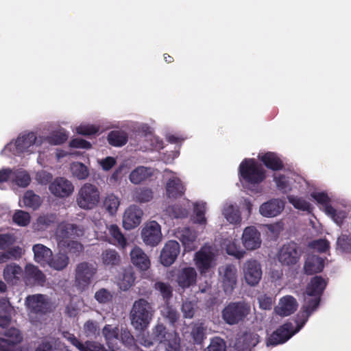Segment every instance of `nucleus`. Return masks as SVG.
Wrapping results in <instances>:
<instances>
[{
    "label": "nucleus",
    "mask_w": 351,
    "mask_h": 351,
    "mask_svg": "<svg viewBox=\"0 0 351 351\" xmlns=\"http://www.w3.org/2000/svg\"><path fill=\"white\" fill-rule=\"evenodd\" d=\"M97 273V266L95 263L83 261L78 263L75 269V285L82 291L86 289L92 283Z\"/></svg>",
    "instance_id": "obj_4"
},
{
    "label": "nucleus",
    "mask_w": 351,
    "mask_h": 351,
    "mask_svg": "<svg viewBox=\"0 0 351 351\" xmlns=\"http://www.w3.org/2000/svg\"><path fill=\"white\" fill-rule=\"evenodd\" d=\"M36 141V136L32 132L19 136L15 141L16 153L20 154L29 152V148L35 143Z\"/></svg>",
    "instance_id": "obj_28"
},
{
    "label": "nucleus",
    "mask_w": 351,
    "mask_h": 351,
    "mask_svg": "<svg viewBox=\"0 0 351 351\" xmlns=\"http://www.w3.org/2000/svg\"><path fill=\"white\" fill-rule=\"evenodd\" d=\"M223 214L230 223L237 224L241 221L240 211L232 205L228 206L223 209Z\"/></svg>",
    "instance_id": "obj_43"
},
{
    "label": "nucleus",
    "mask_w": 351,
    "mask_h": 351,
    "mask_svg": "<svg viewBox=\"0 0 351 351\" xmlns=\"http://www.w3.org/2000/svg\"><path fill=\"white\" fill-rule=\"evenodd\" d=\"M143 210L137 206L132 205L127 208L123 217V226L126 230L137 227L141 222Z\"/></svg>",
    "instance_id": "obj_16"
},
{
    "label": "nucleus",
    "mask_w": 351,
    "mask_h": 351,
    "mask_svg": "<svg viewBox=\"0 0 351 351\" xmlns=\"http://www.w3.org/2000/svg\"><path fill=\"white\" fill-rule=\"evenodd\" d=\"M100 193L97 187L86 183L79 190L76 202L80 208L85 210L93 208L99 202Z\"/></svg>",
    "instance_id": "obj_6"
},
{
    "label": "nucleus",
    "mask_w": 351,
    "mask_h": 351,
    "mask_svg": "<svg viewBox=\"0 0 351 351\" xmlns=\"http://www.w3.org/2000/svg\"><path fill=\"white\" fill-rule=\"evenodd\" d=\"M284 208L285 204L282 200L271 199L261 205L259 212L263 217H274L280 214Z\"/></svg>",
    "instance_id": "obj_19"
},
{
    "label": "nucleus",
    "mask_w": 351,
    "mask_h": 351,
    "mask_svg": "<svg viewBox=\"0 0 351 351\" xmlns=\"http://www.w3.org/2000/svg\"><path fill=\"white\" fill-rule=\"evenodd\" d=\"M243 275L246 283L250 286L256 285L261 279V264L254 259L247 261L243 265Z\"/></svg>",
    "instance_id": "obj_11"
},
{
    "label": "nucleus",
    "mask_w": 351,
    "mask_h": 351,
    "mask_svg": "<svg viewBox=\"0 0 351 351\" xmlns=\"http://www.w3.org/2000/svg\"><path fill=\"white\" fill-rule=\"evenodd\" d=\"M337 249L342 252L351 253V237L341 234L337 240Z\"/></svg>",
    "instance_id": "obj_51"
},
{
    "label": "nucleus",
    "mask_w": 351,
    "mask_h": 351,
    "mask_svg": "<svg viewBox=\"0 0 351 351\" xmlns=\"http://www.w3.org/2000/svg\"><path fill=\"white\" fill-rule=\"evenodd\" d=\"M215 254L210 247L203 246L195 252L194 261L199 273L205 274L213 267Z\"/></svg>",
    "instance_id": "obj_10"
},
{
    "label": "nucleus",
    "mask_w": 351,
    "mask_h": 351,
    "mask_svg": "<svg viewBox=\"0 0 351 351\" xmlns=\"http://www.w3.org/2000/svg\"><path fill=\"white\" fill-rule=\"evenodd\" d=\"M324 267V260L322 257L308 254L304 264V272L306 275H313L320 273Z\"/></svg>",
    "instance_id": "obj_23"
},
{
    "label": "nucleus",
    "mask_w": 351,
    "mask_h": 351,
    "mask_svg": "<svg viewBox=\"0 0 351 351\" xmlns=\"http://www.w3.org/2000/svg\"><path fill=\"white\" fill-rule=\"evenodd\" d=\"M280 306L276 310L278 314L281 316H289L293 314L298 308V302L293 296L283 297L280 302Z\"/></svg>",
    "instance_id": "obj_27"
},
{
    "label": "nucleus",
    "mask_w": 351,
    "mask_h": 351,
    "mask_svg": "<svg viewBox=\"0 0 351 351\" xmlns=\"http://www.w3.org/2000/svg\"><path fill=\"white\" fill-rule=\"evenodd\" d=\"M77 133L84 136L95 134L99 131V128L93 125H80L76 128Z\"/></svg>",
    "instance_id": "obj_60"
},
{
    "label": "nucleus",
    "mask_w": 351,
    "mask_h": 351,
    "mask_svg": "<svg viewBox=\"0 0 351 351\" xmlns=\"http://www.w3.org/2000/svg\"><path fill=\"white\" fill-rule=\"evenodd\" d=\"M154 288L161 294L164 300L168 302L173 295V288L168 282H156L154 284Z\"/></svg>",
    "instance_id": "obj_44"
},
{
    "label": "nucleus",
    "mask_w": 351,
    "mask_h": 351,
    "mask_svg": "<svg viewBox=\"0 0 351 351\" xmlns=\"http://www.w3.org/2000/svg\"><path fill=\"white\" fill-rule=\"evenodd\" d=\"M226 252L228 254L233 256L238 259H241L244 256L245 251L240 250L234 243H230L226 247Z\"/></svg>",
    "instance_id": "obj_64"
},
{
    "label": "nucleus",
    "mask_w": 351,
    "mask_h": 351,
    "mask_svg": "<svg viewBox=\"0 0 351 351\" xmlns=\"http://www.w3.org/2000/svg\"><path fill=\"white\" fill-rule=\"evenodd\" d=\"M83 234V228H81L76 224L71 223L60 225L56 231L57 237L62 241L70 238L72 235L80 237Z\"/></svg>",
    "instance_id": "obj_24"
},
{
    "label": "nucleus",
    "mask_w": 351,
    "mask_h": 351,
    "mask_svg": "<svg viewBox=\"0 0 351 351\" xmlns=\"http://www.w3.org/2000/svg\"><path fill=\"white\" fill-rule=\"evenodd\" d=\"M132 197L136 202L146 203L153 199L154 192L148 187H138L133 191Z\"/></svg>",
    "instance_id": "obj_38"
},
{
    "label": "nucleus",
    "mask_w": 351,
    "mask_h": 351,
    "mask_svg": "<svg viewBox=\"0 0 351 351\" xmlns=\"http://www.w3.org/2000/svg\"><path fill=\"white\" fill-rule=\"evenodd\" d=\"M250 311V306L245 302H232L222 310L221 317L226 324L235 325L243 322Z\"/></svg>",
    "instance_id": "obj_5"
},
{
    "label": "nucleus",
    "mask_w": 351,
    "mask_h": 351,
    "mask_svg": "<svg viewBox=\"0 0 351 351\" xmlns=\"http://www.w3.org/2000/svg\"><path fill=\"white\" fill-rule=\"evenodd\" d=\"M162 315L171 324L176 323L180 317L178 312L169 304L164 307Z\"/></svg>",
    "instance_id": "obj_56"
},
{
    "label": "nucleus",
    "mask_w": 351,
    "mask_h": 351,
    "mask_svg": "<svg viewBox=\"0 0 351 351\" xmlns=\"http://www.w3.org/2000/svg\"><path fill=\"white\" fill-rule=\"evenodd\" d=\"M258 335L252 332H245L239 337L236 342V347L243 350L254 347L258 342Z\"/></svg>",
    "instance_id": "obj_30"
},
{
    "label": "nucleus",
    "mask_w": 351,
    "mask_h": 351,
    "mask_svg": "<svg viewBox=\"0 0 351 351\" xmlns=\"http://www.w3.org/2000/svg\"><path fill=\"white\" fill-rule=\"evenodd\" d=\"M30 215L24 210H16L12 217L14 223L20 226H27L30 222Z\"/></svg>",
    "instance_id": "obj_49"
},
{
    "label": "nucleus",
    "mask_w": 351,
    "mask_h": 351,
    "mask_svg": "<svg viewBox=\"0 0 351 351\" xmlns=\"http://www.w3.org/2000/svg\"><path fill=\"white\" fill-rule=\"evenodd\" d=\"M141 235L143 241L146 245H157L162 239L160 225L155 221H150L142 230Z\"/></svg>",
    "instance_id": "obj_13"
},
{
    "label": "nucleus",
    "mask_w": 351,
    "mask_h": 351,
    "mask_svg": "<svg viewBox=\"0 0 351 351\" xmlns=\"http://www.w3.org/2000/svg\"><path fill=\"white\" fill-rule=\"evenodd\" d=\"M12 182L20 187H27L30 182L31 178L29 173L25 171H18L15 173Z\"/></svg>",
    "instance_id": "obj_48"
},
{
    "label": "nucleus",
    "mask_w": 351,
    "mask_h": 351,
    "mask_svg": "<svg viewBox=\"0 0 351 351\" xmlns=\"http://www.w3.org/2000/svg\"><path fill=\"white\" fill-rule=\"evenodd\" d=\"M167 197L169 199H177L182 197L186 191L180 178L178 177L170 178L165 185Z\"/></svg>",
    "instance_id": "obj_21"
},
{
    "label": "nucleus",
    "mask_w": 351,
    "mask_h": 351,
    "mask_svg": "<svg viewBox=\"0 0 351 351\" xmlns=\"http://www.w3.org/2000/svg\"><path fill=\"white\" fill-rule=\"evenodd\" d=\"M25 282L27 285L44 286L46 276L38 267L28 264L25 268Z\"/></svg>",
    "instance_id": "obj_17"
},
{
    "label": "nucleus",
    "mask_w": 351,
    "mask_h": 351,
    "mask_svg": "<svg viewBox=\"0 0 351 351\" xmlns=\"http://www.w3.org/2000/svg\"><path fill=\"white\" fill-rule=\"evenodd\" d=\"M22 274V268L16 263L7 265L3 269V278L8 283L13 282L14 280H19Z\"/></svg>",
    "instance_id": "obj_36"
},
{
    "label": "nucleus",
    "mask_w": 351,
    "mask_h": 351,
    "mask_svg": "<svg viewBox=\"0 0 351 351\" xmlns=\"http://www.w3.org/2000/svg\"><path fill=\"white\" fill-rule=\"evenodd\" d=\"M109 233L112 237L117 241V245L122 248H125L128 244L127 240L120 230L117 225L112 224L109 228Z\"/></svg>",
    "instance_id": "obj_46"
},
{
    "label": "nucleus",
    "mask_w": 351,
    "mask_h": 351,
    "mask_svg": "<svg viewBox=\"0 0 351 351\" xmlns=\"http://www.w3.org/2000/svg\"><path fill=\"white\" fill-rule=\"evenodd\" d=\"M84 330L87 337H95L99 333L97 323L93 320H88L84 325Z\"/></svg>",
    "instance_id": "obj_57"
},
{
    "label": "nucleus",
    "mask_w": 351,
    "mask_h": 351,
    "mask_svg": "<svg viewBox=\"0 0 351 351\" xmlns=\"http://www.w3.org/2000/svg\"><path fill=\"white\" fill-rule=\"evenodd\" d=\"M72 171L73 176L79 180L86 179L89 175L88 168L81 162L74 164L72 167Z\"/></svg>",
    "instance_id": "obj_55"
},
{
    "label": "nucleus",
    "mask_w": 351,
    "mask_h": 351,
    "mask_svg": "<svg viewBox=\"0 0 351 351\" xmlns=\"http://www.w3.org/2000/svg\"><path fill=\"white\" fill-rule=\"evenodd\" d=\"M128 136L126 132L121 130H112L107 136L108 143L114 147H121L128 142Z\"/></svg>",
    "instance_id": "obj_37"
},
{
    "label": "nucleus",
    "mask_w": 351,
    "mask_h": 351,
    "mask_svg": "<svg viewBox=\"0 0 351 351\" xmlns=\"http://www.w3.org/2000/svg\"><path fill=\"white\" fill-rule=\"evenodd\" d=\"M4 335L6 337V339H8L14 346L20 343L23 340V337L20 330L16 328L12 327L8 328L7 330H5Z\"/></svg>",
    "instance_id": "obj_53"
},
{
    "label": "nucleus",
    "mask_w": 351,
    "mask_h": 351,
    "mask_svg": "<svg viewBox=\"0 0 351 351\" xmlns=\"http://www.w3.org/2000/svg\"><path fill=\"white\" fill-rule=\"evenodd\" d=\"M278 260L284 266L295 265L301 257V250L299 245L290 241L284 244L278 252Z\"/></svg>",
    "instance_id": "obj_8"
},
{
    "label": "nucleus",
    "mask_w": 351,
    "mask_h": 351,
    "mask_svg": "<svg viewBox=\"0 0 351 351\" xmlns=\"http://www.w3.org/2000/svg\"><path fill=\"white\" fill-rule=\"evenodd\" d=\"M27 307L32 313L43 315L51 311V304L47 295L34 294L28 295L25 300Z\"/></svg>",
    "instance_id": "obj_9"
},
{
    "label": "nucleus",
    "mask_w": 351,
    "mask_h": 351,
    "mask_svg": "<svg viewBox=\"0 0 351 351\" xmlns=\"http://www.w3.org/2000/svg\"><path fill=\"white\" fill-rule=\"evenodd\" d=\"M58 222L57 215L47 213L40 215L34 223V228L37 231L46 230L49 227Z\"/></svg>",
    "instance_id": "obj_32"
},
{
    "label": "nucleus",
    "mask_w": 351,
    "mask_h": 351,
    "mask_svg": "<svg viewBox=\"0 0 351 351\" xmlns=\"http://www.w3.org/2000/svg\"><path fill=\"white\" fill-rule=\"evenodd\" d=\"M242 243L247 250L258 248L261 244L260 232L254 226L245 228L242 235Z\"/></svg>",
    "instance_id": "obj_18"
},
{
    "label": "nucleus",
    "mask_w": 351,
    "mask_h": 351,
    "mask_svg": "<svg viewBox=\"0 0 351 351\" xmlns=\"http://www.w3.org/2000/svg\"><path fill=\"white\" fill-rule=\"evenodd\" d=\"M169 332H167L166 327L162 324H158L153 329L154 339L162 343Z\"/></svg>",
    "instance_id": "obj_58"
},
{
    "label": "nucleus",
    "mask_w": 351,
    "mask_h": 351,
    "mask_svg": "<svg viewBox=\"0 0 351 351\" xmlns=\"http://www.w3.org/2000/svg\"><path fill=\"white\" fill-rule=\"evenodd\" d=\"M68 139V135L64 132L57 131L47 137V142L51 145H61Z\"/></svg>",
    "instance_id": "obj_54"
},
{
    "label": "nucleus",
    "mask_w": 351,
    "mask_h": 351,
    "mask_svg": "<svg viewBox=\"0 0 351 351\" xmlns=\"http://www.w3.org/2000/svg\"><path fill=\"white\" fill-rule=\"evenodd\" d=\"M226 343L220 337H215L212 339L210 345L207 348V351H225Z\"/></svg>",
    "instance_id": "obj_59"
},
{
    "label": "nucleus",
    "mask_w": 351,
    "mask_h": 351,
    "mask_svg": "<svg viewBox=\"0 0 351 351\" xmlns=\"http://www.w3.org/2000/svg\"><path fill=\"white\" fill-rule=\"evenodd\" d=\"M240 177L247 183L258 184L266 178V171L261 164L253 158H245L239 168Z\"/></svg>",
    "instance_id": "obj_3"
},
{
    "label": "nucleus",
    "mask_w": 351,
    "mask_h": 351,
    "mask_svg": "<svg viewBox=\"0 0 351 351\" xmlns=\"http://www.w3.org/2000/svg\"><path fill=\"white\" fill-rule=\"evenodd\" d=\"M119 204V197L114 194L107 195L103 202V207L112 215L117 213Z\"/></svg>",
    "instance_id": "obj_40"
},
{
    "label": "nucleus",
    "mask_w": 351,
    "mask_h": 351,
    "mask_svg": "<svg viewBox=\"0 0 351 351\" xmlns=\"http://www.w3.org/2000/svg\"><path fill=\"white\" fill-rule=\"evenodd\" d=\"M180 252V246L178 241L170 240L167 242L163 247L160 255V260L162 265L165 267L171 265L177 259Z\"/></svg>",
    "instance_id": "obj_14"
},
{
    "label": "nucleus",
    "mask_w": 351,
    "mask_h": 351,
    "mask_svg": "<svg viewBox=\"0 0 351 351\" xmlns=\"http://www.w3.org/2000/svg\"><path fill=\"white\" fill-rule=\"evenodd\" d=\"M102 264L108 268H113L120 265L121 257L114 249H106L101 254Z\"/></svg>",
    "instance_id": "obj_26"
},
{
    "label": "nucleus",
    "mask_w": 351,
    "mask_h": 351,
    "mask_svg": "<svg viewBox=\"0 0 351 351\" xmlns=\"http://www.w3.org/2000/svg\"><path fill=\"white\" fill-rule=\"evenodd\" d=\"M259 159L267 169L272 171H280L284 168L283 162L274 152H268L259 156Z\"/></svg>",
    "instance_id": "obj_25"
},
{
    "label": "nucleus",
    "mask_w": 351,
    "mask_h": 351,
    "mask_svg": "<svg viewBox=\"0 0 351 351\" xmlns=\"http://www.w3.org/2000/svg\"><path fill=\"white\" fill-rule=\"evenodd\" d=\"M154 310L152 304L144 298H140L133 303L130 319L132 326L136 330H145L149 324Z\"/></svg>",
    "instance_id": "obj_2"
},
{
    "label": "nucleus",
    "mask_w": 351,
    "mask_h": 351,
    "mask_svg": "<svg viewBox=\"0 0 351 351\" xmlns=\"http://www.w3.org/2000/svg\"><path fill=\"white\" fill-rule=\"evenodd\" d=\"M326 286L327 282L321 276H315L311 279L304 293V304L302 307L303 317L308 319L317 310Z\"/></svg>",
    "instance_id": "obj_1"
},
{
    "label": "nucleus",
    "mask_w": 351,
    "mask_h": 351,
    "mask_svg": "<svg viewBox=\"0 0 351 351\" xmlns=\"http://www.w3.org/2000/svg\"><path fill=\"white\" fill-rule=\"evenodd\" d=\"M293 326L287 322L276 329L269 337L267 345L277 346L288 341L293 335Z\"/></svg>",
    "instance_id": "obj_15"
},
{
    "label": "nucleus",
    "mask_w": 351,
    "mask_h": 351,
    "mask_svg": "<svg viewBox=\"0 0 351 351\" xmlns=\"http://www.w3.org/2000/svg\"><path fill=\"white\" fill-rule=\"evenodd\" d=\"M49 190L55 197L65 198L73 193L74 186L71 182L67 179L59 177L54 179L53 181L49 184Z\"/></svg>",
    "instance_id": "obj_12"
},
{
    "label": "nucleus",
    "mask_w": 351,
    "mask_h": 351,
    "mask_svg": "<svg viewBox=\"0 0 351 351\" xmlns=\"http://www.w3.org/2000/svg\"><path fill=\"white\" fill-rule=\"evenodd\" d=\"M102 333L106 339V342L109 343L110 341H112L119 339V330L117 326L107 324L104 327Z\"/></svg>",
    "instance_id": "obj_50"
},
{
    "label": "nucleus",
    "mask_w": 351,
    "mask_h": 351,
    "mask_svg": "<svg viewBox=\"0 0 351 351\" xmlns=\"http://www.w3.org/2000/svg\"><path fill=\"white\" fill-rule=\"evenodd\" d=\"M287 199L298 210L308 213H311L312 210L311 204L302 197L291 195L287 196Z\"/></svg>",
    "instance_id": "obj_42"
},
{
    "label": "nucleus",
    "mask_w": 351,
    "mask_h": 351,
    "mask_svg": "<svg viewBox=\"0 0 351 351\" xmlns=\"http://www.w3.org/2000/svg\"><path fill=\"white\" fill-rule=\"evenodd\" d=\"M69 263V256L64 253H58L51 256L48 265L57 271H62L65 269Z\"/></svg>",
    "instance_id": "obj_35"
},
{
    "label": "nucleus",
    "mask_w": 351,
    "mask_h": 351,
    "mask_svg": "<svg viewBox=\"0 0 351 351\" xmlns=\"http://www.w3.org/2000/svg\"><path fill=\"white\" fill-rule=\"evenodd\" d=\"M219 280L224 293L230 295L237 285V269L232 264L220 266L218 269Z\"/></svg>",
    "instance_id": "obj_7"
},
{
    "label": "nucleus",
    "mask_w": 351,
    "mask_h": 351,
    "mask_svg": "<svg viewBox=\"0 0 351 351\" xmlns=\"http://www.w3.org/2000/svg\"><path fill=\"white\" fill-rule=\"evenodd\" d=\"M177 283L182 289L189 288L197 281V272L193 267H186L181 269L177 275Z\"/></svg>",
    "instance_id": "obj_20"
},
{
    "label": "nucleus",
    "mask_w": 351,
    "mask_h": 351,
    "mask_svg": "<svg viewBox=\"0 0 351 351\" xmlns=\"http://www.w3.org/2000/svg\"><path fill=\"white\" fill-rule=\"evenodd\" d=\"M114 293L111 292L107 289L101 288L95 293V299L99 304H107L112 301Z\"/></svg>",
    "instance_id": "obj_47"
},
{
    "label": "nucleus",
    "mask_w": 351,
    "mask_h": 351,
    "mask_svg": "<svg viewBox=\"0 0 351 351\" xmlns=\"http://www.w3.org/2000/svg\"><path fill=\"white\" fill-rule=\"evenodd\" d=\"M132 263L141 271H147L151 262L148 256L138 246H135L130 253Z\"/></svg>",
    "instance_id": "obj_22"
},
{
    "label": "nucleus",
    "mask_w": 351,
    "mask_h": 351,
    "mask_svg": "<svg viewBox=\"0 0 351 351\" xmlns=\"http://www.w3.org/2000/svg\"><path fill=\"white\" fill-rule=\"evenodd\" d=\"M182 311L184 317L192 318L194 316L195 312L194 304L191 301H186L183 302L182 306Z\"/></svg>",
    "instance_id": "obj_63"
},
{
    "label": "nucleus",
    "mask_w": 351,
    "mask_h": 351,
    "mask_svg": "<svg viewBox=\"0 0 351 351\" xmlns=\"http://www.w3.org/2000/svg\"><path fill=\"white\" fill-rule=\"evenodd\" d=\"M206 203H195L194 204V213L195 215V223L199 224H205L206 219L205 217Z\"/></svg>",
    "instance_id": "obj_52"
},
{
    "label": "nucleus",
    "mask_w": 351,
    "mask_h": 351,
    "mask_svg": "<svg viewBox=\"0 0 351 351\" xmlns=\"http://www.w3.org/2000/svg\"><path fill=\"white\" fill-rule=\"evenodd\" d=\"M259 306L264 310H270L273 306V298L267 294L261 295L258 298Z\"/></svg>",
    "instance_id": "obj_61"
},
{
    "label": "nucleus",
    "mask_w": 351,
    "mask_h": 351,
    "mask_svg": "<svg viewBox=\"0 0 351 351\" xmlns=\"http://www.w3.org/2000/svg\"><path fill=\"white\" fill-rule=\"evenodd\" d=\"M150 168L139 166L131 171L129 175L130 181L134 184H139L152 176Z\"/></svg>",
    "instance_id": "obj_31"
},
{
    "label": "nucleus",
    "mask_w": 351,
    "mask_h": 351,
    "mask_svg": "<svg viewBox=\"0 0 351 351\" xmlns=\"http://www.w3.org/2000/svg\"><path fill=\"white\" fill-rule=\"evenodd\" d=\"M135 274L132 267H129L123 269L119 278L118 285L122 291H128L134 283Z\"/></svg>",
    "instance_id": "obj_34"
},
{
    "label": "nucleus",
    "mask_w": 351,
    "mask_h": 351,
    "mask_svg": "<svg viewBox=\"0 0 351 351\" xmlns=\"http://www.w3.org/2000/svg\"><path fill=\"white\" fill-rule=\"evenodd\" d=\"M182 245H184V250L191 252L195 250L197 247L196 239L197 236L195 232L191 230L189 228H184L180 232L179 237Z\"/></svg>",
    "instance_id": "obj_29"
},
{
    "label": "nucleus",
    "mask_w": 351,
    "mask_h": 351,
    "mask_svg": "<svg viewBox=\"0 0 351 351\" xmlns=\"http://www.w3.org/2000/svg\"><path fill=\"white\" fill-rule=\"evenodd\" d=\"M326 213L339 226L343 224L344 219L346 218L345 211L336 210L332 206H326Z\"/></svg>",
    "instance_id": "obj_45"
},
{
    "label": "nucleus",
    "mask_w": 351,
    "mask_h": 351,
    "mask_svg": "<svg viewBox=\"0 0 351 351\" xmlns=\"http://www.w3.org/2000/svg\"><path fill=\"white\" fill-rule=\"evenodd\" d=\"M33 252L34 254V260L40 265L48 264L52 251L43 244H36L33 246Z\"/></svg>",
    "instance_id": "obj_33"
},
{
    "label": "nucleus",
    "mask_w": 351,
    "mask_h": 351,
    "mask_svg": "<svg viewBox=\"0 0 351 351\" xmlns=\"http://www.w3.org/2000/svg\"><path fill=\"white\" fill-rule=\"evenodd\" d=\"M274 181L277 188L282 193H286L289 190V182L285 175H279L274 177Z\"/></svg>",
    "instance_id": "obj_62"
},
{
    "label": "nucleus",
    "mask_w": 351,
    "mask_h": 351,
    "mask_svg": "<svg viewBox=\"0 0 351 351\" xmlns=\"http://www.w3.org/2000/svg\"><path fill=\"white\" fill-rule=\"evenodd\" d=\"M23 203L26 207L36 210L41 204L40 197L32 191H27L23 196Z\"/></svg>",
    "instance_id": "obj_41"
},
{
    "label": "nucleus",
    "mask_w": 351,
    "mask_h": 351,
    "mask_svg": "<svg viewBox=\"0 0 351 351\" xmlns=\"http://www.w3.org/2000/svg\"><path fill=\"white\" fill-rule=\"evenodd\" d=\"M166 351H180V339L176 333H169L162 342Z\"/></svg>",
    "instance_id": "obj_39"
}]
</instances>
